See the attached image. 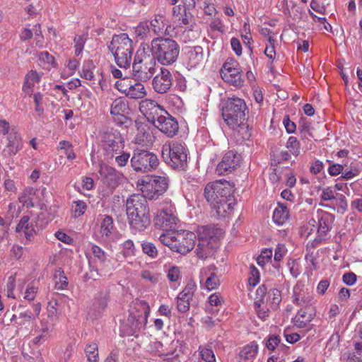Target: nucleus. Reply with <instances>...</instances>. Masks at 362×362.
Instances as JSON below:
<instances>
[{
	"mask_svg": "<svg viewBox=\"0 0 362 362\" xmlns=\"http://www.w3.org/2000/svg\"><path fill=\"white\" fill-rule=\"evenodd\" d=\"M38 59L44 66H47V68L54 66L55 64L54 57L47 51L40 52L38 54Z\"/></svg>",
	"mask_w": 362,
	"mask_h": 362,
	"instance_id": "nucleus-47",
	"label": "nucleus"
},
{
	"mask_svg": "<svg viewBox=\"0 0 362 362\" xmlns=\"http://www.w3.org/2000/svg\"><path fill=\"white\" fill-rule=\"evenodd\" d=\"M131 165L137 173H148L156 169L159 162L154 153L142 149H135L130 160Z\"/></svg>",
	"mask_w": 362,
	"mask_h": 362,
	"instance_id": "nucleus-11",
	"label": "nucleus"
},
{
	"mask_svg": "<svg viewBox=\"0 0 362 362\" xmlns=\"http://www.w3.org/2000/svg\"><path fill=\"white\" fill-rule=\"evenodd\" d=\"M186 54L187 64L191 68L196 67L204 62V54L203 48L201 46L190 47Z\"/></svg>",
	"mask_w": 362,
	"mask_h": 362,
	"instance_id": "nucleus-29",
	"label": "nucleus"
},
{
	"mask_svg": "<svg viewBox=\"0 0 362 362\" xmlns=\"http://www.w3.org/2000/svg\"><path fill=\"white\" fill-rule=\"evenodd\" d=\"M153 124L168 137H173L178 132V122L167 111H165V115L163 114V116H160Z\"/></svg>",
	"mask_w": 362,
	"mask_h": 362,
	"instance_id": "nucleus-21",
	"label": "nucleus"
},
{
	"mask_svg": "<svg viewBox=\"0 0 362 362\" xmlns=\"http://www.w3.org/2000/svg\"><path fill=\"white\" fill-rule=\"evenodd\" d=\"M85 352L89 362H97L98 360V345L95 342H92L86 345Z\"/></svg>",
	"mask_w": 362,
	"mask_h": 362,
	"instance_id": "nucleus-41",
	"label": "nucleus"
},
{
	"mask_svg": "<svg viewBox=\"0 0 362 362\" xmlns=\"http://www.w3.org/2000/svg\"><path fill=\"white\" fill-rule=\"evenodd\" d=\"M247 107L244 100L239 98H228L223 101L222 116L231 129L244 125Z\"/></svg>",
	"mask_w": 362,
	"mask_h": 362,
	"instance_id": "nucleus-4",
	"label": "nucleus"
},
{
	"mask_svg": "<svg viewBox=\"0 0 362 362\" xmlns=\"http://www.w3.org/2000/svg\"><path fill=\"white\" fill-rule=\"evenodd\" d=\"M35 36V47L42 48L44 44V37L42 35L41 27L40 24H36L32 29H24V40L30 39Z\"/></svg>",
	"mask_w": 362,
	"mask_h": 362,
	"instance_id": "nucleus-30",
	"label": "nucleus"
},
{
	"mask_svg": "<svg viewBox=\"0 0 362 362\" xmlns=\"http://www.w3.org/2000/svg\"><path fill=\"white\" fill-rule=\"evenodd\" d=\"M58 302L57 300H52L49 302L47 306V317L51 319L52 322H56L58 320L57 306Z\"/></svg>",
	"mask_w": 362,
	"mask_h": 362,
	"instance_id": "nucleus-49",
	"label": "nucleus"
},
{
	"mask_svg": "<svg viewBox=\"0 0 362 362\" xmlns=\"http://www.w3.org/2000/svg\"><path fill=\"white\" fill-rule=\"evenodd\" d=\"M137 187L146 199H156L167 190L168 178L165 175H146L138 180Z\"/></svg>",
	"mask_w": 362,
	"mask_h": 362,
	"instance_id": "nucleus-7",
	"label": "nucleus"
},
{
	"mask_svg": "<svg viewBox=\"0 0 362 362\" xmlns=\"http://www.w3.org/2000/svg\"><path fill=\"white\" fill-rule=\"evenodd\" d=\"M281 300V296L280 291L273 288L268 292L265 303H269L271 308H276Z\"/></svg>",
	"mask_w": 362,
	"mask_h": 362,
	"instance_id": "nucleus-37",
	"label": "nucleus"
},
{
	"mask_svg": "<svg viewBox=\"0 0 362 362\" xmlns=\"http://www.w3.org/2000/svg\"><path fill=\"white\" fill-rule=\"evenodd\" d=\"M331 222L332 217L329 214H322L318 219L317 223H316L314 219L309 221L306 230H310V231L307 233L306 237L308 238L311 235L312 231L315 230L316 228L318 234V238H315L311 243L313 247L319 244L321 242V238L326 235L329 230L331 228Z\"/></svg>",
	"mask_w": 362,
	"mask_h": 362,
	"instance_id": "nucleus-15",
	"label": "nucleus"
},
{
	"mask_svg": "<svg viewBox=\"0 0 362 362\" xmlns=\"http://www.w3.org/2000/svg\"><path fill=\"white\" fill-rule=\"evenodd\" d=\"M153 221L157 228L168 230L176 226L178 218L175 214L174 208L170 206L158 211L154 217Z\"/></svg>",
	"mask_w": 362,
	"mask_h": 362,
	"instance_id": "nucleus-17",
	"label": "nucleus"
},
{
	"mask_svg": "<svg viewBox=\"0 0 362 362\" xmlns=\"http://www.w3.org/2000/svg\"><path fill=\"white\" fill-rule=\"evenodd\" d=\"M289 217V211L287 206L279 203L273 213V220L277 225H283Z\"/></svg>",
	"mask_w": 362,
	"mask_h": 362,
	"instance_id": "nucleus-32",
	"label": "nucleus"
},
{
	"mask_svg": "<svg viewBox=\"0 0 362 362\" xmlns=\"http://www.w3.org/2000/svg\"><path fill=\"white\" fill-rule=\"evenodd\" d=\"M235 204V200L231 193H230V195L225 196L221 199L211 203V207L216 210L217 215L223 218L231 213Z\"/></svg>",
	"mask_w": 362,
	"mask_h": 362,
	"instance_id": "nucleus-24",
	"label": "nucleus"
},
{
	"mask_svg": "<svg viewBox=\"0 0 362 362\" xmlns=\"http://www.w3.org/2000/svg\"><path fill=\"white\" fill-rule=\"evenodd\" d=\"M334 201L335 203L332 207L333 209H336L338 213H344L348 206L346 197L341 194H336V198Z\"/></svg>",
	"mask_w": 362,
	"mask_h": 362,
	"instance_id": "nucleus-42",
	"label": "nucleus"
},
{
	"mask_svg": "<svg viewBox=\"0 0 362 362\" xmlns=\"http://www.w3.org/2000/svg\"><path fill=\"white\" fill-rule=\"evenodd\" d=\"M21 211V206L18 204H10L6 218H4L0 216V226L9 225L14 218L18 217Z\"/></svg>",
	"mask_w": 362,
	"mask_h": 362,
	"instance_id": "nucleus-33",
	"label": "nucleus"
},
{
	"mask_svg": "<svg viewBox=\"0 0 362 362\" xmlns=\"http://www.w3.org/2000/svg\"><path fill=\"white\" fill-rule=\"evenodd\" d=\"M99 174L103 182V196H108L119 185L121 175L115 168L103 163L100 164Z\"/></svg>",
	"mask_w": 362,
	"mask_h": 362,
	"instance_id": "nucleus-12",
	"label": "nucleus"
},
{
	"mask_svg": "<svg viewBox=\"0 0 362 362\" xmlns=\"http://www.w3.org/2000/svg\"><path fill=\"white\" fill-rule=\"evenodd\" d=\"M91 252L95 259H97L101 265L106 262L107 257L105 252L98 246L93 245Z\"/></svg>",
	"mask_w": 362,
	"mask_h": 362,
	"instance_id": "nucleus-51",
	"label": "nucleus"
},
{
	"mask_svg": "<svg viewBox=\"0 0 362 362\" xmlns=\"http://www.w3.org/2000/svg\"><path fill=\"white\" fill-rule=\"evenodd\" d=\"M196 288L197 286L194 281H190L187 283L182 292L179 293L178 296L182 297L184 299L192 300Z\"/></svg>",
	"mask_w": 362,
	"mask_h": 362,
	"instance_id": "nucleus-44",
	"label": "nucleus"
},
{
	"mask_svg": "<svg viewBox=\"0 0 362 362\" xmlns=\"http://www.w3.org/2000/svg\"><path fill=\"white\" fill-rule=\"evenodd\" d=\"M221 76L225 82L235 87H241L243 85L242 73L235 62H225L221 69Z\"/></svg>",
	"mask_w": 362,
	"mask_h": 362,
	"instance_id": "nucleus-16",
	"label": "nucleus"
},
{
	"mask_svg": "<svg viewBox=\"0 0 362 362\" xmlns=\"http://www.w3.org/2000/svg\"><path fill=\"white\" fill-rule=\"evenodd\" d=\"M286 147L293 155L296 156L300 154V143L295 136H290L288 138Z\"/></svg>",
	"mask_w": 362,
	"mask_h": 362,
	"instance_id": "nucleus-46",
	"label": "nucleus"
},
{
	"mask_svg": "<svg viewBox=\"0 0 362 362\" xmlns=\"http://www.w3.org/2000/svg\"><path fill=\"white\" fill-rule=\"evenodd\" d=\"M55 279V287L59 290L64 289L68 285L67 278L61 268L55 270L54 274Z\"/></svg>",
	"mask_w": 362,
	"mask_h": 362,
	"instance_id": "nucleus-38",
	"label": "nucleus"
},
{
	"mask_svg": "<svg viewBox=\"0 0 362 362\" xmlns=\"http://www.w3.org/2000/svg\"><path fill=\"white\" fill-rule=\"evenodd\" d=\"M86 40V37L84 35H76L74 37V47H75V54L76 55H79L84 47L85 42Z\"/></svg>",
	"mask_w": 362,
	"mask_h": 362,
	"instance_id": "nucleus-55",
	"label": "nucleus"
},
{
	"mask_svg": "<svg viewBox=\"0 0 362 362\" xmlns=\"http://www.w3.org/2000/svg\"><path fill=\"white\" fill-rule=\"evenodd\" d=\"M41 9L40 0H24V10L32 18H36Z\"/></svg>",
	"mask_w": 362,
	"mask_h": 362,
	"instance_id": "nucleus-34",
	"label": "nucleus"
},
{
	"mask_svg": "<svg viewBox=\"0 0 362 362\" xmlns=\"http://www.w3.org/2000/svg\"><path fill=\"white\" fill-rule=\"evenodd\" d=\"M223 233L221 229L212 226H203L199 229V243L196 254L200 259H206L218 247Z\"/></svg>",
	"mask_w": 362,
	"mask_h": 362,
	"instance_id": "nucleus-6",
	"label": "nucleus"
},
{
	"mask_svg": "<svg viewBox=\"0 0 362 362\" xmlns=\"http://www.w3.org/2000/svg\"><path fill=\"white\" fill-rule=\"evenodd\" d=\"M257 351L258 346L255 341H252L242 349L239 354V358L240 360L252 359L257 355Z\"/></svg>",
	"mask_w": 362,
	"mask_h": 362,
	"instance_id": "nucleus-36",
	"label": "nucleus"
},
{
	"mask_svg": "<svg viewBox=\"0 0 362 362\" xmlns=\"http://www.w3.org/2000/svg\"><path fill=\"white\" fill-rule=\"evenodd\" d=\"M267 288L264 285L260 286L256 291V300L261 304L265 303V298H267Z\"/></svg>",
	"mask_w": 362,
	"mask_h": 362,
	"instance_id": "nucleus-59",
	"label": "nucleus"
},
{
	"mask_svg": "<svg viewBox=\"0 0 362 362\" xmlns=\"http://www.w3.org/2000/svg\"><path fill=\"white\" fill-rule=\"evenodd\" d=\"M129 154L122 151H119L118 153H114L115 160L119 167H124L127 165L129 159Z\"/></svg>",
	"mask_w": 362,
	"mask_h": 362,
	"instance_id": "nucleus-50",
	"label": "nucleus"
},
{
	"mask_svg": "<svg viewBox=\"0 0 362 362\" xmlns=\"http://www.w3.org/2000/svg\"><path fill=\"white\" fill-rule=\"evenodd\" d=\"M101 145L107 159H112L114 153H118L124 146L123 139L118 131H110L103 133Z\"/></svg>",
	"mask_w": 362,
	"mask_h": 362,
	"instance_id": "nucleus-13",
	"label": "nucleus"
},
{
	"mask_svg": "<svg viewBox=\"0 0 362 362\" xmlns=\"http://www.w3.org/2000/svg\"><path fill=\"white\" fill-rule=\"evenodd\" d=\"M146 95V91L144 86L135 80L132 83V87L127 91L126 96L132 99H139L144 98Z\"/></svg>",
	"mask_w": 362,
	"mask_h": 362,
	"instance_id": "nucleus-35",
	"label": "nucleus"
},
{
	"mask_svg": "<svg viewBox=\"0 0 362 362\" xmlns=\"http://www.w3.org/2000/svg\"><path fill=\"white\" fill-rule=\"evenodd\" d=\"M79 65V62L76 59H70L67 64V68L69 69V72H66L65 70L62 72L61 76L63 78H66L68 76L73 74L74 71L77 69Z\"/></svg>",
	"mask_w": 362,
	"mask_h": 362,
	"instance_id": "nucleus-56",
	"label": "nucleus"
},
{
	"mask_svg": "<svg viewBox=\"0 0 362 362\" xmlns=\"http://www.w3.org/2000/svg\"><path fill=\"white\" fill-rule=\"evenodd\" d=\"M143 252L151 257H155L158 255V251L155 245L151 243H144L142 244Z\"/></svg>",
	"mask_w": 362,
	"mask_h": 362,
	"instance_id": "nucleus-58",
	"label": "nucleus"
},
{
	"mask_svg": "<svg viewBox=\"0 0 362 362\" xmlns=\"http://www.w3.org/2000/svg\"><path fill=\"white\" fill-rule=\"evenodd\" d=\"M128 112V105L123 98L115 99L110 107V114L115 120H117L118 122L124 123L125 119V115Z\"/></svg>",
	"mask_w": 362,
	"mask_h": 362,
	"instance_id": "nucleus-28",
	"label": "nucleus"
},
{
	"mask_svg": "<svg viewBox=\"0 0 362 362\" xmlns=\"http://www.w3.org/2000/svg\"><path fill=\"white\" fill-rule=\"evenodd\" d=\"M115 61L120 68L127 69L130 66L133 55V41L126 33L115 35L109 45Z\"/></svg>",
	"mask_w": 362,
	"mask_h": 362,
	"instance_id": "nucleus-3",
	"label": "nucleus"
},
{
	"mask_svg": "<svg viewBox=\"0 0 362 362\" xmlns=\"http://www.w3.org/2000/svg\"><path fill=\"white\" fill-rule=\"evenodd\" d=\"M152 57L163 65L174 63L180 52L177 43L169 38L157 37L151 41Z\"/></svg>",
	"mask_w": 362,
	"mask_h": 362,
	"instance_id": "nucleus-5",
	"label": "nucleus"
},
{
	"mask_svg": "<svg viewBox=\"0 0 362 362\" xmlns=\"http://www.w3.org/2000/svg\"><path fill=\"white\" fill-rule=\"evenodd\" d=\"M33 103L35 105V110L39 116L42 115L44 112V107L42 106L43 95L40 92L33 94Z\"/></svg>",
	"mask_w": 362,
	"mask_h": 362,
	"instance_id": "nucleus-48",
	"label": "nucleus"
},
{
	"mask_svg": "<svg viewBox=\"0 0 362 362\" xmlns=\"http://www.w3.org/2000/svg\"><path fill=\"white\" fill-rule=\"evenodd\" d=\"M315 315V310L312 306H306L300 309L293 322L296 326L303 328L309 324Z\"/></svg>",
	"mask_w": 362,
	"mask_h": 362,
	"instance_id": "nucleus-26",
	"label": "nucleus"
},
{
	"mask_svg": "<svg viewBox=\"0 0 362 362\" xmlns=\"http://www.w3.org/2000/svg\"><path fill=\"white\" fill-rule=\"evenodd\" d=\"M74 204L75 206L73 207L75 216H80L83 214L87 207L86 204L83 201H76L74 202Z\"/></svg>",
	"mask_w": 362,
	"mask_h": 362,
	"instance_id": "nucleus-62",
	"label": "nucleus"
},
{
	"mask_svg": "<svg viewBox=\"0 0 362 362\" xmlns=\"http://www.w3.org/2000/svg\"><path fill=\"white\" fill-rule=\"evenodd\" d=\"M156 59L152 55L147 54L144 49H139L132 64L134 76L141 81L150 79L156 72Z\"/></svg>",
	"mask_w": 362,
	"mask_h": 362,
	"instance_id": "nucleus-9",
	"label": "nucleus"
},
{
	"mask_svg": "<svg viewBox=\"0 0 362 362\" xmlns=\"http://www.w3.org/2000/svg\"><path fill=\"white\" fill-rule=\"evenodd\" d=\"M250 276L248 279V284L251 286H255L259 280V274L257 269L252 265L250 267Z\"/></svg>",
	"mask_w": 362,
	"mask_h": 362,
	"instance_id": "nucleus-57",
	"label": "nucleus"
},
{
	"mask_svg": "<svg viewBox=\"0 0 362 362\" xmlns=\"http://www.w3.org/2000/svg\"><path fill=\"white\" fill-rule=\"evenodd\" d=\"M113 229V220L112 217L109 216H106L100 226V233L103 236L108 237L111 233Z\"/></svg>",
	"mask_w": 362,
	"mask_h": 362,
	"instance_id": "nucleus-43",
	"label": "nucleus"
},
{
	"mask_svg": "<svg viewBox=\"0 0 362 362\" xmlns=\"http://www.w3.org/2000/svg\"><path fill=\"white\" fill-rule=\"evenodd\" d=\"M241 162V156L233 151L226 152L221 161L216 167V173L219 175L228 174L238 167Z\"/></svg>",
	"mask_w": 362,
	"mask_h": 362,
	"instance_id": "nucleus-19",
	"label": "nucleus"
},
{
	"mask_svg": "<svg viewBox=\"0 0 362 362\" xmlns=\"http://www.w3.org/2000/svg\"><path fill=\"white\" fill-rule=\"evenodd\" d=\"M141 277L150 281L152 284H156L159 280V275L151 273L149 271L145 270L141 273Z\"/></svg>",
	"mask_w": 362,
	"mask_h": 362,
	"instance_id": "nucleus-64",
	"label": "nucleus"
},
{
	"mask_svg": "<svg viewBox=\"0 0 362 362\" xmlns=\"http://www.w3.org/2000/svg\"><path fill=\"white\" fill-rule=\"evenodd\" d=\"M199 354L202 360L205 362H215V355L211 349L199 347Z\"/></svg>",
	"mask_w": 362,
	"mask_h": 362,
	"instance_id": "nucleus-52",
	"label": "nucleus"
},
{
	"mask_svg": "<svg viewBox=\"0 0 362 362\" xmlns=\"http://www.w3.org/2000/svg\"><path fill=\"white\" fill-rule=\"evenodd\" d=\"M206 287L209 291L216 289L220 284V281L217 275L214 273H211L210 276L206 279Z\"/></svg>",
	"mask_w": 362,
	"mask_h": 362,
	"instance_id": "nucleus-53",
	"label": "nucleus"
},
{
	"mask_svg": "<svg viewBox=\"0 0 362 362\" xmlns=\"http://www.w3.org/2000/svg\"><path fill=\"white\" fill-rule=\"evenodd\" d=\"M293 298L296 304L303 307L311 306L314 300L313 293L300 284L294 286Z\"/></svg>",
	"mask_w": 362,
	"mask_h": 362,
	"instance_id": "nucleus-23",
	"label": "nucleus"
},
{
	"mask_svg": "<svg viewBox=\"0 0 362 362\" xmlns=\"http://www.w3.org/2000/svg\"><path fill=\"white\" fill-rule=\"evenodd\" d=\"M136 125L137 132L135 137V142L143 146L152 144L154 141V136L151 127L147 123L144 122H136Z\"/></svg>",
	"mask_w": 362,
	"mask_h": 362,
	"instance_id": "nucleus-25",
	"label": "nucleus"
},
{
	"mask_svg": "<svg viewBox=\"0 0 362 362\" xmlns=\"http://www.w3.org/2000/svg\"><path fill=\"white\" fill-rule=\"evenodd\" d=\"M180 272L177 267H172L168 272V279L173 282L177 281L180 279Z\"/></svg>",
	"mask_w": 362,
	"mask_h": 362,
	"instance_id": "nucleus-63",
	"label": "nucleus"
},
{
	"mask_svg": "<svg viewBox=\"0 0 362 362\" xmlns=\"http://www.w3.org/2000/svg\"><path fill=\"white\" fill-rule=\"evenodd\" d=\"M29 217L24 216V235L28 241H34L37 235V232L32 222L28 223Z\"/></svg>",
	"mask_w": 362,
	"mask_h": 362,
	"instance_id": "nucleus-39",
	"label": "nucleus"
},
{
	"mask_svg": "<svg viewBox=\"0 0 362 362\" xmlns=\"http://www.w3.org/2000/svg\"><path fill=\"white\" fill-rule=\"evenodd\" d=\"M169 28V22L163 15L156 14L154 18L150 21L151 30L158 36L166 35Z\"/></svg>",
	"mask_w": 362,
	"mask_h": 362,
	"instance_id": "nucleus-27",
	"label": "nucleus"
},
{
	"mask_svg": "<svg viewBox=\"0 0 362 362\" xmlns=\"http://www.w3.org/2000/svg\"><path fill=\"white\" fill-rule=\"evenodd\" d=\"M272 256V250H264L261 252L257 261L258 264L263 266L266 262H269Z\"/></svg>",
	"mask_w": 362,
	"mask_h": 362,
	"instance_id": "nucleus-60",
	"label": "nucleus"
},
{
	"mask_svg": "<svg viewBox=\"0 0 362 362\" xmlns=\"http://www.w3.org/2000/svg\"><path fill=\"white\" fill-rule=\"evenodd\" d=\"M41 78V75L36 71H30L26 76L25 81H24V92L29 95H31L33 88L37 84Z\"/></svg>",
	"mask_w": 362,
	"mask_h": 362,
	"instance_id": "nucleus-31",
	"label": "nucleus"
},
{
	"mask_svg": "<svg viewBox=\"0 0 362 362\" xmlns=\"http://www.w3.org/2000/svg\"><path fill=\"white\" fill-rule=\"evenodd\" d=\"M189 300L182 297L177 298V307L180 312L186 313L189 309Z\"/></svg>",
	"mask_w": 362,
	"mask_h": 362,
	"instance_id": "nucleus-61",
	"label": "nucleus"
},
{
	"mask_svg": "<svg viewBox=\"0 0 362 362\" xmlns=\"http://www.w3.org/2000/svg\"><path fill=\"white\" fill-rule=\"evenodd\" d=\"M129 223L136 230H144L151 223L147 200L141 194H132L126 202Z\"/></svg>",
	"mask_w": 362,
	"mask_h": 362,
	"instance_id": "nucleus-1",
	"label": "nucleus"
},
{
	"mask_svg": "<svg viewBox=\"0 0 362 362\" xmlns=\"http://www.w3.org/2000/svg\"><path fill=\"white\" fill-rule=\"evenodd\" d=\"M127 322L129 325V334H134L145 328L150 313V306L143 300H136L129 310Z\"/></svg>",
	"mask_w": 362,
	"mask_h": 362,
	"instance_id": "nucleus-10",
	"label": "nucleus"
},
{
	"mask_svg": "<svg viewBox=\"0 0 362 362\" xmlns=\"http://www.w3.org/2000/svg\"><path fill=\"white\" fill-rule=\"evenodd\" d=\"M140 112L146 117L148 121L154 124L163 115L165 110L157 102L151 99L142 100L139 103Z\"/></svg>",
	"mask_w": 362,
	"mask_h": 362,
	"instance_id": "nucleus-18",
	"label": "nucleus"
},
{
	"mask_svg": "<svg viewBox=\"0 0 362 362\" xmlns=\"http://www.w3.org/2000/svg\"><path fill=\"white\" fill-rule=\"evenodd\" d=\"M336 194H338L336 193L335 189H334L332 187H328L322 189L320 198L324 201L334 200L336 198Z\"/></svg>",
	"mask_w": 362,
	"mask_h": 362,
	"instance_id": "nucleus-54",
	"label": "nucleus"
},
{
	"mask_svg": "<svg viewBox=\"0 0 362 362\" xmlns=\"http://www.w3.org/2000/svg\"><path fill=\"white\" fill-rule=\"evenodd\" d=\"M58 148L61 150H64V153L69 160H73L76 158V155L73 151L71 144L66 141H61L59 143Z\"/></svg>",
	"mask_w": 362,
	"mask_h": 362,
	"instance_id": "nucleus-45",
	"label": "nucleus"
},
{
	"mask_svg": "<svg viewBox=\"0 0 362 362\" xmlns=\"http://www.w3.org/2000/svg\"><path fill=\"white\" fill-rule=\"evenodd\" d=\"M24 328L28 329H33V327L36 326V322L38 319L41 310V304L40 302L28 303L24 305Z\"/></svg>",
	"mask_w": 362,
	"mask_h": 362,
	"instance_id": "nucleus-22",
	"label": "nucleus"
},
{
	"mask_svg": "<svg viewBox=\"0 0 362 362\" xmlns=\"http://www.w3.org/2000/svg\"><path fill=\"white\" fill-rule=\"evenodd\" d=\"M173 76L169 70L161 68L160 73L152 81L153 90L160 94L166 93L173 85Z\"/></svg>",
	"mask_w": 362,
	"mask_h": 362,
	"instance_id": "nucleus-20",
	"label": "nucleus"
},
{
	"mask_svg": "<svg viewBox=\"0 0 362 362\" xmlns=\"http://www.w3.org/2000/svg\"><path fill=\"white\" fill-rule=\"evenodd\" d=\"M134 79L131 78H120L115 83V87L119 92L127 95V91L132 87V83H134Z\"/></svg>",
	"mask_w": 362,
	"mask_h": 362,
	"instance_id": "nucleus-40",
	"label": "nucleus"
},
{
	"mask_svg": "<svg viewBox=\"0 0 362 362\" xmlns=\"http://www.w3.org/2000/svg\"><path fill=\"white\" fill-rule=\"evenodd\" d=\"M196 235L188 230H181L160 235L159 240L172 251L186 255L195 245Z\"/></svg>",
	"mask_w": 362,
	"mask_h": 362,
	"instance_id": "nucleus-2",
	"label": "nucleus"
},
{
	"mask_svg": "<svg viewBox=\"0 0 362 362\" xmlns=\"http://www.w3.org/2000/svg\"><path fill=\"white\" fill-rule=\"evenodd\" d=\"M230 193L231 187L229 183L222 180L208 184L204 189V196L210 204L230 195Z\"/></svg>",
	"mask_w": 362,
	"mask_h": 362,
	"instance_id": "nucleus-14",
	"label": "nucleus"
},
{
	"mask_svg": "<svg viewBox=\"0 0 362 362\" xmlns=\"http://www.w3.org/2000/svg\"><path fill=\"white\" fill-rule=\"evenodd\" d=\"M162 157L166 163L175 169H184L187 165V149L179 141L165 143L162 147Z\"/></svg>",
	"mask_w": 362,
	"mask_h": 362,
	"instance_id": "nucleus-8",
	"label": "nucleus"
}]
</instances>
